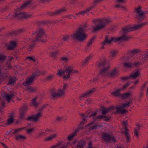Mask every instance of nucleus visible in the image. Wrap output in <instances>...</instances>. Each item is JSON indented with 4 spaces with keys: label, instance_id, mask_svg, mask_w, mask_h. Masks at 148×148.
<instances>
[{
    "label": "nucleus",
    "instance_id": "nucleus-9",
    "mask_svg": "<svg viewBox=\"0 0 148 148\" xmlns=\"http://www.w3.org/2000/svg\"><path fill=\"white\" fill-rule=\"evenodd\" d=\"M110 66V64L108 63L106 67L103 68L100 70L99 72V75L104 78L109 77V70Z\"/></svg>",
    "mask_w": 148,
    "mask_h": 148
},
{
    "label": "nucleus",
    "instance_id": "nucleus-48",
    "mask_svg": "<svg viewBox=\"0 0 148 148\" xmlns=\"http://www.w3.org/2000/svg\"><path fill=\"white\" fill-rule=\"evenodd\" d=\"M76 130L73 133L69 135L67 139L69 140H71L76 135Z\"/></svg>",
    "mask_w": 148,
    "mask_h": 148
},
{
    "label": "nucleus",
    "instance_id": "nucleus-5",
    "mask_svg": "<svg viewBox=\"0 0 148 148\" xmlns=\"http://www.w3.org/2000/svg\"><path fill=\"white\" fill-rule=\"evenodd\" d=\"M50 97L52 99L55 100L58 98H62L64 96L65 91L59 88L56 91V89L53 88L50 90Z\"/></svg>",
    "mask_w": 148,
    "mask_h": 148
},
{
    "label": "nucleus",
    "instance_id": "nucleus-58",
    "mask_svg": "<svg viewBox=\"0 0 148 148\" xmlns=\"http://www.w3.org/2000/svg\"><path fill=\"white\" fill-rule=\"evenodd\" d=\"M26 59H29L30 61H32L34 62H35L36 61L34 56H28L26 57Z\"/></svg>",
    "mask_w": 148,
    "mask_h": 148
},
{
    "label": "nucleus",
    "instance_id": "nucleus-28",
    "mask_svg": "<svg viewBox=\"0 0 148 148\" xmlns=\"http://www.w3.org/2000/svg\"><path fill=\"white\" fill-rule=\"evenodd\" d=\"M122 30L123 34H126L128 32L132 31V26L128 25L122 28Z\"/></svg>",
    "mask_w": 148,
    "mask_h": 148
},
{
    "label": "nucleus",
    "instance_id": "nucleus-51",
    "mask_svg": "<svg viewBox=\"0 0 148 148\" xmlns=\"http://www.w3.org/2000/svg\"><path fill=\"white\" fill-rule=\"evenodd\" d=\"M144 62H146L148 60V53H145L143 55V57L142 58Z\"/></svg>",
    "mask_w": 148,
    "mask_h": 148
},
{
    "label": "nucleus",
    "instance_id": "nucleus-10",
    "mask_svg": "<svg viewBox=\"0 0 148 148\" xmlns=\"http://www.w3.org/2000/svg\"><path fill=\"white\" fill-rule=\"evenodd\" d=\"M102 138L105 142H109L111 140L114 143L116 142L114 136L111 133L110 134L106 133L103 134Z\"/></svg>",
    "mask_w": 148,
    "mask_h": 148
},
{
    "label": "nucleus",
    "instance_id": "nucleus-47",
    "mask_svg": "<svg viewBox=\"0 0 148 148\" xmlns=\"http://www.w3.org/2000/svg\"><path fill=\"white\" fill-rule=\"evenodd\" d=\"M92 58V56L91 55H89L86 58L83 62V65H85Z\"/></svg>",
    "mask_w": 148,
    "mask_h": 148
},
{
    "label": "nucleus",
    "instance_id": "nucleus-14",
    "mask_svg": "<svg viewBox=\"0 0 148 148\" xmlns=\"http://www.w3.org/2000/svg\"><path fill=\"white\" fill-rule=\"evenodd\" d=\"M41 117L40 115L37 113L35 114L28 117L26 119V120L36 122L39 121Z\"/></svg>",
    "mask_w": 148,
    "mask_h": 148
},
{
    "label": "nucleus",
    "instance_id": "nucleus-63",
    "mask_svg": "<svg viewBox=\"0 0 148 148\" xmlns=\"http://www.w3.org/2000/svg\"><path fill=\"white\" fill-rule=\"evenodd\" d=\"M121 79L122 80H126L130 79L129 75L127 77H121Z\"/></svg>",
    "mask_w": 148,
    "mask_h": 148
},
{
    "label": "nucleus",
    "instance_id": "nucleus-52",
    "mask_svg": "<svg viewBox=\"0 0 148 148\" xmlns=\"http://www.w3.org/2000/svg\"><path fill=\"white\" fill-rule=\"evenodd\" d=\"M69 35H66L63 37L62 40L64 41H67L69 40Z\"/></svg>",
    "mask_w": 148,
    "mask_h": 148
},
{
    "label": "nucleus",
    "instance_id": "nucleus-8",
    "mask_svg": "<svg viewBox=\"0 0 148 148\" xmlns=\"http://www.w3.org/2000/svg\"><path fill=\"white\" fill-rule=\"evenodd\" d=\"M132 101H130L126 103H124L122 105H119L116 107V110L117 112H119L121 114H124L128 112V110L124 108L130 106V105L132 104Z\"/></svg>",
    "mask_w": 148,
    "mask_h": 148
},
{
    "label": "nucleus",
    "instance_id": "nucleus-46",
    "mask_svg": "<svg viewBox=\"0 0 148 148\" xmlns=\"http://www.w3.org/2000/svg\"><path fill=\"white\" fill-rule=\"evenodd\" d=\"M54 77V75L53 74L50 75L46 77L45 79L47 81H50L53 79Z\"/></svg>",
    "mask_w": 148,
    "mask_h": 148
},
{
    "label": "nucleus",
    "instance_id": "nucleus-42",
    "mask_svg": "<svg viewBox=\"0 0 148 148\" xmlns=\"http://www.w3.org/2000/svg\"><path fill=\"white\" fill-rule=\"evenodd\" d=\"M15 81L16 79L15 78L11 77L9 79L8 85H12L15 82Z\"/></svg>",
    "mask_w": 148,
    "mask_h": 148
},
{
    "label": "nucleus",
    "instance_id": "nucleus-60",
    "mask_svg": "<svg viewBox=\"0 0 148 148\" xmlns=\"http://www.w3.org/2000/svg\"><path fill=\"white\" fill-rule=\"evenodd\" d=\"M6 59V57L0 53V62H2Z\"/></svg>",
    "mask_w": 148,
    "mask_h": 148
},
{
    "label": "nucleus",
    "instance_id": "nucleus-11",
    "mask_svg": "<svg viewBox=\"0 0 148 148\" xmlns=\"http://www.w3.org/2000/svg\"><path fill=\"white\" fill-rule=\"evenodd\" d=\"M96 91V89L95 88H92L82 94L79 97V98L81 101H82L84 98L90 96Z\"/></svg>",
    "mask_w": 148,
    "mask_h": 148
},
{
    "label": "nucleus",
    "instance_id": "nucleus-36",
    "mask_svg": "<svg viewBox=\"0 0 148 148\" xmlns=\"http://www.w3.org/2000/svg\"><path fill=\"white\" fill-rule=\"evenodd\" d=\"M60 52L59 50H57L54 52H51L50 53V55L52 58H55L56 57L57 55L59 54Z\"/></svg>",
    "mask_w": 148,
    "mask_h": 148
},
{
    "label": "nucleus",
    "instance_id": "nucleus-12",
    "mask_svg": "<svg viewBox=\"0 0 148 148\" xmlns=\"http://www.w3.org/2000/svg\"><path fill=\"white\" fill-rule=\"evenodd\" d=\"M96 91V89L95 88H92L82 94L79 97V98L81 101H82L84 98L90 96Z\"/></svg>",
    "mask_w": 148,
    "mask_h": 148
},
{
    "label": "nucleus",
    "instance_id": "nucleus-16",
    "mask_svg": "<svg viewBox=\"0 0 148 148\" xmlns=\"http://www.w3.org/2000/svg\"><path fill=\"white\" fill-rule=\"evenodd\" d=\"M115 109H116V107L112 106L107 108L105 107H102L101 110L102 114L103 115H105L107 113Z\"/></svg>",
    "mask_w": 148,
    "mask_h": 148
},
{
    "label": "nucleus",
    "instance_id": "nucleus-17",
    "mask_svg": "<svg viewBox=\"0 0 148 148\" xmlns=\"http://www.w3.org/2000/svg\"><path fill=\"white\" fill-rule=\"evenodd\" d=\"M95 121H93L92 122L88 124L85 125L86 128H88L89 130H91L95 129H97L98 128L102 127V126L100 125H99L97 124L94 125H92L94 123Z\"/></svg>",
    "mask_w": 148,
    "mask_h": 148
},
{
    "label": "nucleus",
    "instance_id": "nucleus-62",
    "mask_svg": "<svg viewBox=\"0 0 148 148\" xmlns=\"http://www.w3.org/2000/svg\"><path fill=\"white\" fill-rule=\"evenodd\" d=\"M25 114V113L20 112L19 116L20 118L21 119H24V117Z\"/></svg>",
    "mask_w": 148,
    "mask_h": 148
},
{
    "label": "nucleus",
    "instance_id": "nucleus-7",
    "mask_svg": "<svg viewBox=\"0 0 148 148\" xmlns=\"http://www.w3.org/2000/svg\"><path fill=\"white\" fill-rule=\"evenodd\" d=\"M71 74L69 66L66 68L65 70L60 69L58 71L57 75L60 76L63 75V78L65 80H67L70 78Z\"/></svg>",
    "mask_w": 148,
    "mask_h": 148
},
{
    "label": "nucleus",
    "instance_id": "nucleus-30",
    "mask_svg": "<svg viewBox=\"0 0 148 148\" xmlns=\"http://www.w3.org/2000/svg\"><path fill=\"white\" fill-rule=\"evenodd\" d=\"M27 87L26 90L29 92H36L37 90V87L28 86Z\"/></svg>",
    "mask_w": 148,
    "mask_h": 148
},
{
    "label": "nucleus",
    "instance_id": "nucleus-35",
    "mask_svg": "<svg viewBox=\"0 0 148 148\" xmlns=\"http://www.w3.org/2000/svg\"><path fill=\"white\" fill-rule=\"evenodd\" d=\"M57 136V134H54L45 138L44 139V140L46 141H51L53 139L56 138Z\"/></svg>",
    "mask_w": 148,
    "mask_h": 148
},
{
    "label": "nucleus",
    "instance_id": "nucleus-43",
    "mask_svg": "<svg viewBox=\"0 0 148 148\" xmlns=\"http://www.w3.org/2000/svg\"><path fill=\"white\" fill-rule=\"evenodd\" d=\"M118 53V51L116 50H112L110 52V55L112 58L116 57Z\"/></svg>",
    "mask_w": 148,
    "mask_h": 148
},
{
    "label": "nucleus",
    "instance_id": "nucleus-22",
    "mask_svg": "<svg viewBox=\"0 0 148 148\" xmlns=\"http://www.w3.org/2000/svg\"><path fill=\"white\" fill-rule=\"evenodd\" d=\"M34 79L30 76L26 79V81L23 82V84L24 86H28L29 85H32L34 83Z\"/></svg>",
    "mask_w": 148,
    "mask_h": 148
},
{
    "label": "nucleus",
    "instance_id": "nucleus-55",
    "mask_svg": "<svg viewBox=\"0 0 148 148\" xmlns=\"http://www.w3.org/2000/svg\"><path fill=\"white\" fill-rule=\"evenodd\" d=\"M59 144H57L56 145H54L52 146L51 148H66V146H64L62 147H60Z\"/></svg>",
    "mask_w": 148,
    "mask_h": 148
},
{
    "label": "nucleus",
    "instance_id": "nucleus-26",
    "mask_svg": "<svg viewBox=\"0 0 148 148\" xmlns=\"http://www.w3.org/2000/svg\"><path fill=\"white\" fill-rule=\"evenodd\" d=\"M94 8V6H92L84 10L80 11L76 14L75 15L76 16H78L80 15H84L85 14L88 12H89L91 9Z\"/></svg>",
    "mask_w": 148,
    "mask_h": 148
},
{
    "label": "nucleus",
    "instance_id": "nucleus-6",
    "mask_svg": "<svg viewBox=\"0 0 148 148\" xmlns=\"http://www.w3.org/2000/svg\"><path fill=\"white\" fill-rule=\"evenodd\" d=\"M141 6H138L134 9V12L137 14L135 18L138 21L143 20L145 17V12L141 10Z\"/></svg>",
    "mask_w": 148,
    "mask_h": 148
},
{
    "label": "nucleus",
    "instance_id": "nucleus-44",
    "mask_svg": "<svg viewBox=\"0 0 148 148\" xmlns=\"http://www.w3.org/2000/svg\"><path fill=\"white\" fill-rule=\"evenodd\" d=\"M60 60L61 61H62L64 63H66L69 62V59L67 56H63L61 57Z\"/></svg>",
    "mask_w": 148,
    "mask_h": 148
},
{
    "label": "nucleus",
    "instance_id": "nucleus-19",
    "mask_svg": "<svg viewBox=\"0 0 148 148\" xmlns=\"http://www.w3.org/2000/svg\"><path fill=\"white\" fill-rule=\"evenodd\" d=\"M108 63H109L107 62L106 59L104 58L103 59H101L97 62V66L99 68L106 67Z\"/></svg>",
    "mask_w": 148,
    "mask_h": 148
},
{
    "label": "nucleus",
    "instance_id": "nucleus-32",
    "mask_svg": "<svg viewBox=\"0 0 148 148\" xmlns=\"http://www.w3.org/2000/svg\"><path fill=\"white\" fill-rule=\"evenodd\" d=\"M124 63L123 64V66L124 68L130 69L131 68L132 66V64L130 62H126L125 59L124 60Z\"/></svg>",
    "mask_w": 148,
    "mask_h": 148
},
{
    "label": "nucleus",
    "instance_id": "nucleus-57",
    "mask_svg": "<svg viewBox=\"0 0 148 148\" xmlns=\"http://www.w3.org/2000/svg\"><path fill=\"white\" fill-rule=\"evenodd\" d=\"M140 52V50L138 49H134L131 51V53L133 54L138 53Z\"/></svg>",
    "mask_w": 148,
    "mask_h": 148
},
{
    "label": "nucleus",
    "instance_id": "nucleus-61",
    "mask_svg": "<svg viewBox=\"0 0 148 148\" xmlns=\"http://www.w3.org/2000/svg\"><path fill=\"white\" fill-rule=\"evenodd\" d=\"M34 129L33 127L28 129L27 130V132L28 134H30L34 130Z\"/></svg>",
    "mask_w": 148,
    "mask_h": 148
},
{
    "label": "nucleus",
    "instance_id": "nucleus-50",
    "mask_svg": "<svg viewBox=\"0 0 148 148\" xmlns=\"http://www.w3.org/2000/svg\"><path fill=\"white\" fill-rule=\"evenodd\" d=\"M34 47V44H31L28 45L27 47V49L28 51H31L32 50Z\"/></svg>",
    "mask_w": 148,
    "mask_h": 148
},
{
    "label": "nucleus",
    "instance_id": "nucleus-15",
    "mask_svg": "<svg viewBox=\"0 0 148 148\" xmlns=\"http://www.w3.org/2000/svg\"><path fill=\"white\" fill-rule=\"evenodd\" d=\"M116 42V37H112L109 38V36L106 35L105 36L104 40L102 42L103 45H104L106 44L107 45L110 44L111 42Z\"/></svg>",
    "mask_w": 148,
    "mask_h": 148
},
{
    "label": "nucleus",
    "instance_id": "nucleus-37",
    "mask_svg": "<svg viewBox=\"0 0 148 148\" xmlns=\"http://www.w3.org/2000/svg\"><path fill=\"white\" fill-rule=\"evenodd\" d=\"M69 66L71 74H77L79 73V72L78 70L74 69L73 67L72 66Z\"/></svg>",
    "mask_w": 148,
    "mask_h": 148
},
{
    "label": "nucleus",
    "instance_id": "nucleus-33",
    "mask_svg": "<svg viewBox=\"0 0 148 148\" xmlns=\"http://www.w3.org/2000/svg\"><path fill=\"white\" fill-rule=\"evenodd\" d=\"M56 23V22L51 21H43L40 22V24L47 26L52 23Z\"/></svg>",
    "mask_w": 148,
    "mask_h": 148
},
{
    "label": "nucleus",
    "instance_id": "nucleus-45",
    "mask_svg": "<svg viewBox=\"0 0 148 148\" xmlns=\"http://www.w3.org/2000/svg\"><path fill=\"white\" fill-rule=\"evenodd\" d=\"M28 109V106L26 105H24L20 108V112L25 114Z\"/></svg>",
    "mask_w": 148,
    "mask_h": 148
},
{
    "label": "nucleus",
    "instance_id": "nucleus-56",
    "mask_svg": "<svg viewBox=\"0 0 148 148\" xmlns=\"http://www.w3.org/2000/svg\"><path fill=\"white\" fill-rule=\"evenodd\" d=\"M26 30L24 28H20L17 30L16 32H17L18 33H21L25 32Z\"/></svg>",
    "mask_w": 148,
    "mask_h": 148
},
{
    "label": "nucleus",
    "instance_id": "nucleus-3",
    "mask_svg": "<svg viewBox=\"0 0 148 148\" xmlns=\"http://www.w3.org/2000/svg\"><path fill=\"white\" fill-rule=\"evenodd\" d=\"M32 0L27 1L25 3L23 4L20 7L16 9L15 11L14 17L16 18L21 19L23 18L27 19L28 18H30L32 17L31 14H29L27 13L20 12V11L26 8L29 5H30L32 2Z\"/></svg>",
    "mask_w": 148,
    "mask_h": 148
},
{
    "label": "nucleus",
    "instance_id": "nucleus-18",
    "mask_svg": "<svg viewBox=\"0 0 148 148\" xmlns=\"http://www.w3.org/2000/svg\"><path fill=\"white\" fill-rule=\"evenodd\" d=\"M119 74V71L117 68L115 67L112 69L110 72L109 71V77H114L118 75Z\"/></svg>",
    "mask_w": 148,
    "mask_h": 148
},
{
    "label": "nucleus",
    "instance_id": "nucleus-13",
    "mask_svg": "<svg viewBox=\"0 0 148 148\" xmlns=\"http://www.w3.org/2000/svg\"><path fill=\"white\" fill-rule=\"evenodd\" d=\"M131 38L132 37L130 36L123 34L120 37H116V42L122 41H127Z\"/></svg>",
    "mask_w": 148,
    "mask_h": 148
},
{
    "label": "nucleus",
    "instance_id": "nucleus-64",
    "mask_svg": "<svg viewBox=\"0 0 148 148\" xmlns=\"http://www.w3.org/2000/svg\"><path fill=\"white\" fill-rule=\"evenodd\" d=\"M62 119V117L60 116H57L56 118V121L57 122H60Z\"/></svg>",
    "mask_w": 148,
    "mask_h": 148
},
{
    "label": "nucleus",
    "instance_id": "nucleus-31",
    "mask_svg": "<svg viewBox=\"0 0 148 148\" xmlns=\"http://www.w3.org/2000/svg\"><path fill=\"white\" fill-rule=\"evenodd\" d=\"M132 92H128L122 94L121 98L122 99H126L131 97L132 95Z\"/></svg>",
    "mask_w": 148,
    "mask_h": 148
},
{
    "label": "nucleus",
    "instance_id": "nucleus-38",
    "mask_svg": "<svg viewBox=\"0 0 148 148\" xmlns=\"http://www.w3.org/2000/svg\"><path fill=\"white\" fill-rule=\"evenodd\" d=\"M46 105H44L42 106L38 110L37 113L42 117L43 116V112L42 111L46 108Z\"/></svg>",
    "mask_w": 148,
    "mask_h": 148
},
{
    "label": "nucleus",
    "instance_id": "nucleus-21",
    "mask_svg": "<svg viewBox=\"0 0 148 148\" xmlns=\"http://www.w3.org/2000/svg\"><path fill=\"white\" fill-rule=\"evenodd\" d=\"M14 113L13 112H11L10 114V116L8 119L6 125H7L12 124L14 121L15 119H14Z\"/></svg>",
    "mask_w": 148,
    "mask_h": 148
},
{
    "label": "nucleus",
    "instance_id": "nucleus-49",
    "mask_svg": "<svg viewBox=\"0 0 148 148\" xmlns=\"http://www.w3.org/2000/svg\"><path fill=\"white\" fill-rule=\"evenodd\" d=\"M140 130V128L138 129L135 128L134 129V135L136 136L137 138L139 137V130Z\"/></svg>",
    "mask_w": 148,
    "mask_h": 148
},
{
    "label": "nucleus",
    "instance_id": "nucleus-2",
    "mask_svg": "<svg viewBox=\"0 0 148 148\" xmlns=\"http://www.w3.org/2000/svg\"><path fill=\"white\" fill-rule=\"evenodd\" d=\"M112 19L110 18H103L94 19L92 22L97 24L93 28L92 32L95 33L101 30H104L107 25L112 22Z\"/></svg>",
    "mask_w": 148,
    "mask_h": 148
},
{
    "label": "nucleus",
    "instance_id": "nucleus-34",
    "mask_svg": "<svg viewBox=\"0 0 148 148\" xmlns=\"http://www.w3.org/2000/svg\"><path fill=\"white\" fill-rule=\"evenodd\" d=\"M85 142L83 140L79 141L77 144L76 147L77 148H83L85 145Z\"/></svg>",
    "mask_w": 148,
    "mask_h": 148
},
{
    "label": "nucleus",
    "instance_id": "nucleus-4",
    "mask_svg": "<svg viewBox=\"0 0 148 148\" xmlns=\"http://www.w3.org/2000/svg\"><path fill=\"white\" fill-rule=\"evenodd\" d=\"M36 34V37L33 40V42H40L45 43L47 42V35L46 33L45 30L43 28L39 27L36 31L32 32V35H35Z\"/></svg>",
    "mask_w": 148,
    "mask_h": 148
},
{
    "label": "nucleus",
    "instance_id": "nucleus-53",
    "mask_svg": "<svg viewBox=\"0 0 148 148\" xmlns=\"http://www.w3.org/2000/svg\"><path fill=\"white\" fill-rule=\"evenodd\" d=\"M95 38V36H93L87 44V46L88 47H90L91 45H92V42L94 41Z\"/></svg>",
    "mask_w": 148,
    "mask_h": 148
},
{
    "label": "nucleus",
    "instance_id": "nucleus-29",
    "mask_svg": "<svg viewBox=\"0 0 148 148\" xmlns=\"http://www.w3.org/2000/svg\"><path fill=\"white\" fill-rule=\"evenodd\" d=\"M121 90V89H119L115 91L112 92L111 94L114 96H118L119 98H121L122 94H121L120 92Z\"/></svg>",
    "mask_w": 148,
    "mask_h": 148
},
{
    "label": "nucleus",
    "instance_id": "nucleus-39",
    "mask_svg": "<svg viewBox=\"0 0 148 148\" xmlns=\"http://www.w3.org/2000/svg\"><path fill=\"white\" fill-rule=\"evenodd\" d=\"M37 99V97H35L33 99L32 104V106L36 108L38 107L39 105V103L36 101Z\"/></svg>",
    "mask_w": 148,
    "mask_h": 148
},
{
    "label": "nucleus",
    "instance_id": "nucleus-1",
    "mask_svg": "<svg viewBox=\"0 0 148 148\" xmlns=\"http://www.w3.org/2000/svg\"><path fill=\"white\" fill-rule=\"evenodd\" d=\"M86 27V24H85L83 26L78 27L71 35V39L73 40H77L79 42L84 41L87 37V35L85 32V28Z\"/></svg>",
    "mask_w": 148,
    "mask_h": 148
},
{
    "label": "nucleus",
    "instance_id": "nucleus-24",
    "mask_svg": "<svg viewBox=\"0 0 148 148\" xmlns=\"http://www.w3.org/2000/svg\"><path fill=\"white\" fill-rule=\"evenodd\" d=\"M67 11L66 8H63L59 10H57L54 12L51 13V16H56L62 13L65 12Z\"/></svg>",
    "mask_w": 148,
    "mask_h": 148
},
{
    "label": "nucleus",
    "instance_id": "nucleus-27",
    "mask_svg": "<svg viewBox=\"0 0 148 148\" xmlns=\"http://www.w3.org/2000/svg\"><path fill=\"white\" fill-rule=\"evenodd\" d=\"M147 23V22H145L140 24H138L134 26H132V31L138 30L141 28L143 26L146 25Z\"/></svg>",
    "mask_w": 148,
    "mask_h": 148
},
{
    "label": "nucleus",
    "instance_id": "nucleus-40",
    "mask_svg": "<svg viewBox=\"0 0 148 148\" xmlns=\"http://www.w3.org/2000/svg\"><path fill=\"white\" fill-rule=\"evenodd\" d=\"M23 129V128L12 129L11 130V132H12V135H15L18 132H21V130Z\"/></svg>",
    "mask_w": 148,
    "mask_h": 148
},
{
    "label": "nucleus",
    "instance_id": "nucleus-23",
    "mask_svg": "<svg viewBox=\"0 0 148 148\" xmlns=\"http://www.w3.org/2000/svg\"><path fill=\"white\" fill-rule=\"evenodd\" d=\"M140 72L138 70L132 72L129 75L130 79H135L140 75Z\"/></svg>",
    "mask_w": 148,
    "mask_h": 148
},
{
    "label": "nucleus",
    "instance_id": "nucleus-25",
    "mask_svg": "<svg viewBox=\"0 0 148 148\" xmlns=\"http://www.w3.org/2000/svg\"><path fill=\"white\" fill-rule=\"evenodd\" d=\"M17 43L15 40H12L10 42V44L7 46V49L9 50H12L14 49L16 46Z\"/></svg>",
    "mask_w": 148,
    "mask_h": 148
},
{
    "label": "nucleus",
    "instance_id": "nucleus-59",
    "mask_svg": "<svg viewBox=\"0 0 148 148\" xmlns=\"http://www.w3.org/2000/svg\"><path fill=\"white\" fill-rule=\"evenodd\" d=\"M110 118L111 117L110 116H106L104 115L103 119L105 121H108L110 120Z\"/></svg>",
    "mask_w": 148,
    "mask_h": 148
},
{
    "label": "nucleus",
    "instance_id": "nucleus-41",
    "mask_svg": "<svg viewBox=\"0 0 148 148\" xmlns=\"http://www.w3.org/2000/svg\"><path fill=\"white\" fill-rule=\"evenodd\" d=\"M15 138L16 140H19L23 139H25L26 137L22 135H18L16 136Z\"/></svg>",
    "mask_w": 148,
    "mask_h": 148
},
{
    "label": "nucleus",
    "instance_id": "nucleus-20",
    "mask_svg": "<svg viewBox=\"0 0 148 148\" xmlns=\"http://www.w3.org/2000/svg\"><path fill=\"white\" fill-rule=\"evenodd\" d=\"M1 95L4 98H5L8 103L10 102V100L14 96L13 94L11 93L9 94L5 92H2Z\"/></svg>",
    "mask_w": 148,
    "mask_h": 148
},
{
    "label": "nucleus",
    "instance_id": "nucleus-54",
    "mask_svg": "<svg viewBox=\"0 0 148 148\" xmlns=\"http://www.w3.org/2000/svg\"><path fill=\"white\" fill-rule=\"evenodd\" d=\"M123 134L126 138V140L128 142H129V140L130 139V136L128 132L123 133Z\"/></svg>",
    "mask_w": 148,
    "mask_h": 148
}]
</instances>
